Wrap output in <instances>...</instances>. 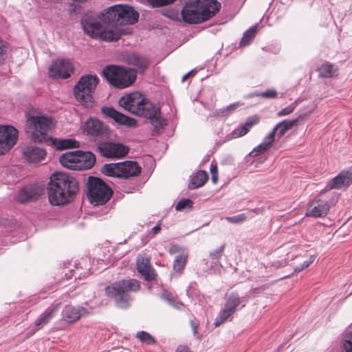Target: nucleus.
<instances>
[{"label": "nucleus", "instance_id": "obj_1", "mask_svg": "<svg viewBox=\"0 0 352 352\" xmlns=\"http://www.w3.org/2000/svg\"><path fill=\"white\" fill-rule=\"evenodd\" d=\"M138 19V12L131 6L113 5L95 16L89 14V36L106 41H117L122 35L120 26L133 24Z\"/></svg>", "mask_w": 352, "mask_h": 352}, {"label": "nucleus", "instance_id": "obj_2", "mask_svg": "<svg viewBox=\"0 0 352 352\" xmlns=\"http://www.w3.org/2000/svg\"><path fill=\"white\" fill-rule=\"evenodd\" d=\"M118 104L131 113L148 118L155 132H160L166 125V120L161 116L160 107L138 91L122 96Z\"/></svg>", "mask_w": 352, "mask_h": 352}, {"label": "nucleus", "instance_id": "obj_3", "mask_svg": "<svg viewBox=\"0 0 352 352\" xmlns=\"http://www.w3.org/2000/svg\"><path fill=\"white\" fill-rule=\"evenodd\" d=\"M182 9L180 14L177 12L169 16L176 21L182 20L193 24L204 22L212 17L221 8V3L217 0H181Z\"/></svg>", "mask_w": 352, "mask_h": 352}, {"label": "nucleus", "instance_id": "obj_4", "mask_svg": "<svg viewBox=\"0 0 352 352\" xmlns=\"http://www.w3.org/2000/svg\"><path fill=\"white\" fill-rule=\"evenodd\" d=\"M78 190V183L74 177L63 173H54L47 187L49 201L53 206L68 204L74 199Z\"/></svg>", "mask_w": 352, "mask_h": 352}, {"label": "nucleus", "instance_id": "obj_5", "mask_svg": "<svg viewBox=\"0 0 352 352\" xmlns=\"http://www.w3.org/2000/svg\"><path fill=\"white\" fill-rule=\"evenodd\" d=\"M140 288V284L135 279L122 280L113 283L106 287L107 295L113 298L118 307H127L131 298L129 292H136Z\"/></svg>", "mask_w": 352, "mask_h": 352}, {"label": "nucleus", "instance_id": "obj_6", "mask_svg": "<svg viewBox=\"0 0 352 352\" xmlns=\"http://www.w3.org/2000/svg\"><path fill=\"white\" fill-rule=\"evenodd\" d=\"M102 74L111 85L118 89L130 87L137 78L136 70L116 65L107 66Z\"/></svg>", "mask_w": 352, "mask_h": 352}, {"label": "nucleus", "instance_id": "obj_7", "mask_svg": "<svg viewBox=\"0 0 352 352\" xmlns=\"http://www.w3.org/2000/svg\"><path fill=\"white\" fill-rule=\"evenodd\" d=\"M27 123L31 132L32 140L34 142H46L52 138L48 135V131L52 124V120L46 116H31Z\"/></svg>", "mask_w": 352, "mask_h": 352}, {"label": "nucleus", "instance_id": "obj_8", "mask_svg": "<svg viewBox=\"0 0 352 352\" xmlns=\"http://www.w3.org/2000/svg\"><path fill=\"white\" fill-rule=\"evenodd\" d=\"M111 189L100 179L89 176V202L104 205L112 196Z\"/></svg>", "mask_w": 352, "mask_h": 352}, {"label": "nucleus", "instance_id": "obj_9", "mask_svg": "<svg viewBox=\"0 0 352 352\" xmlns=\"http://www.w3.org/2000/svg\"><path fill=\"white\" fill-rule=\"evenodd\" d=\"M59 162L70 170H86L88 168V152L80 150L66 152L60 156Z\"/></svg>", "mask_w": 352, "mask_h": 352}, {"label": "nucleus", "instance_id": "obj_10", "mask_svg": "<svg viewBox=\"0 0 352 352\" xmlns=\"http://www.w3.org/2000/svg\"><path fill=\"white\" fill-rule=\"evenodd\" d=\"M97 148L102 157L111 160L124 157L129 151L128 146L116 142H101Z\"/></svg>", "mask_w": 352, "mask_h": 352}, {"label": "nucleus", "instance_id": "obj_11", "mask_svg": "<svg viewBox=\"0 0 352 352\" xmlns=\"http://www.w3.org/2000/svg\"><path fill=\"white\" fill-rule=\"evenodd\" d=\"M74 72V66L72 62L65 58L54 60L48 69L49 76L54 79H67Z\"/></svg>", "mask_w": 352, "mask_h": 352}, {"label": "nucleus", "instance_id": "obj_12", "mask_svg": "<svg viewBox=\"0 0 352 352\" xmlns=\"http://www.w3.org/2000/svg\"><path fill=\"white\" fill-rule=\"evenodd\" d=\"M18 131L10 125H0V155L8 153L16 144Z\"/></svg>", "mask_w": 352, "mask_h": 352}, {"label": "nucleus", "instance_id": "obj_13", "mask_svg": "<svg viewBox=\"0 0 352 352\" xmlns=\"http://www.w3.org/2000/svg\"><path fill=\"white\" fill-rule=\"evenodd\" d=\"M330 209L328 201L316 197L309 204L306 210L305 216L319 218L326 216Z\"/></svg>", "mask_w": 352, "mask_h": 352}, {"label": "nucleus", "instance_id": "obj_14", "mask_svg": "<svg viewBox=\"0 0 352 352\" xmlns=\"http://www.w3.org/2000/svg\"><path fill=\"white\" fill-rule=\"evenodd\" d=\"M42 193V190L34 185L26 186L18 191L15 195L16 201L21 204L34 201L38 199Z\"/></svg>", "mask_w": 352, "mask_h": 352}, {"label": "nucleus", "instance_id": "obj_15", "mask_svg": "<svg viewBox=\"0 0 352 352\" xmlns=\"http://www.w3.org/2000/svg\"><path fill=\"white\" fill-rule=\"evenodd\" d=\"M102 112L104 116L112 118L119 124L128 127H135L137 126V121L135 119L125 116L124 114L116 111L113 107H102Z\"/></svg>", "mask_w": 352, "mask_h": 352}, {"label": "nucleus", "instance_id": "obj_16", "mask_svg": "<svg viewBox=\"0 0 352 352\" xmlns=\"http://www.w3.org/2000/svg\"><path fill=\"white\" fill-rule=\"evenodd\" d=\"M168 252L172 255L177 254L173 261V270L177 272H181L187 261L188 251L182 246L173 245L170 247Z\"/></svg>", "mask_w": 352, "mask_h": 352}, {"label": "nucleus", "instance_id": "obj_17", "mask_svg": "<svg viewBox=\"0 0 352 352\" xmlns=\"http://www.w3.org/2000/svg\"><path fill=\"white\" fill-rule=\"evenodd\" d=\"M352 184V171L348 170L341 171L336 177L333 178L328 184L330 189H340L342 188H347Z\"/></svg>", "mask_w": 352, "mask_h": 352}, {"label": "nucleus", "instance_id": "obj_18", "mask_svg": "<svg viewBox=\"0 0 352 352\" xmlns=\"http://www.w3.org/2000/svg\"><path fill=\"white\" fill-rule=\"evenodd\" d=\"M75 98L82 104L87 102L86 97L88 96V74L82 76L74 87Z\"/></svg>", "mask_w": 352, "mask_h": 352}, {"label": "nucleus", "instance_id": "obj_19", "mask_svg": "<svg viewBox=\"0 0 352 352\" xmlns=\"http://www.w3.org/2000/svg\"><path fill=\"white\" fill-rule=\"evenodd\" d=\"M23 155L28 162L38 163L44 160L46 152L43 148L30 146L23 149Z\"/></svg>", "mask_w": 352, "mask_h": 352}, {"label": "nucleus", "instance_id": "obj_20", "mask_svg": "<svg viewBox=\"0 0 352 352\" xmlns=\"http://www.w3.org/2000/svg\"><path fill=\"white\" fill-rule=\"evenodd\" d=\"M258 122L259 118L257 116H253L248 118L243 124L235 129L230 135H228V140L238 138L246 135L251 128L254 125L258 124Z\"/></svg>", "mask_w": 352, "mask_h": 352}, {"label": "nucleus", "instance_id": "obj_21", "mask_svg": "<svg viewBox=\"0 0 352 352\" xmlns=\"http://www.w3.org/2000/svg\"><path fill=\"white\" fill-rule=\"evenodd\" d=\"M60 308L59 302L52 303L47 309L43 311L40 316L35 321V325L38 329L43 328V326L47 324L51 319L54 316L55 314Z\"/></svg>", "mask_w": 352, "mask_h": 352}, {"label": "nucleus", "instance_id": "obj_22", "mask_svg": "<svg viewBox=\"0 0 352 352\" xmlns=\"http://www.w3.org/2000/svg\"><path fill=\"white\" fill-rule=\"evenodd\" d=\"M109 134V129L100 120L89 118V136L98 138L106 137Z\"/></svg>", "mask_w": 352, "mask_h": 352}, {"label": "nucleus", "instance_id": "obj_23", "mask_svg": "<svg viewBox=\"0 0 352 352\" xmlns=\"http://www.w3.org/2000/svg\"><path fill=\"white\" fill-rule=\"evenodd\" d=\"M121 167L122 179H128L137 176L140 173L141 167L133 161H124L120 162Z\"/></svg>", "mask_w": 352, "mask_h": 352}, {"label": "nucleus", "instance_id": "obj_24", "mask_svg": "<svg viewBox=\"0 0 352 352\" xmlns=\"http://www.w3.org/2000/svg\"><path fill=\"white\" fill-rule=\"evenodd\" d=\"M137 270L146 280H152L155 278V274L153 270L151 269L149 261L146 258H144L142 256L138 258Z\"/></svg>", "mask_w": 352, "mask_h": 352}, {"label": "nucleus", "instance_id": "obj_25", "mask_svg": "<svg viewBox=\"0 0 352 352\" xmlns=\"http://www.w3.org/2000/svg\"><path fill=\"white\" fill-rule=\"evenodd\" d=\"M64 320L68 322H74L80 319L81 310L70 305H66L62 311Z\"/></svg>", "mask_w": 352, "mask_h": 352}, {"label": "nucleus", "instance_id": "obj_26", "mask_svg": "<svg viewBox=\"0 0 352 352\" xmlns=\"http://www.w3.org/2000/svg\"><path fill=\"white\" fill-rule=\"evenodd\" d=\"M120 162L105 164L101 168V173L108 177L122 179Z\"/></svg>", "mask_w": 352, "mask_h": 352}, {"label": "nucleus", "instance_id": "obj_27", "mask_svg": "<svg viewBox=\"0 0 352 352\" xmlns=\"http://www.w3.org/2000/svg\"><path fill=\"white\" fill-rule=\"evenodd\" d=\"M53 144L58 150H65L69 148H77L80 147L79 142L74 139H51Z\"/></svg>", "mask_w": 352, "mask_h": 352}, {"label": "nucleus", "instance_id": "obj_28", "mask_svg": "<svg viewBox=\"0 0 352 352\" xmlns=\"http://www.w3.org/2000/svg\"><path fill=\"white\" fill-rule=\"evenodd\" d=\"M298 122L297 119L288 120H284L282 122L278 123L272 129L274 133L278 136V138H281L285 133L289 129H291L294 126L296 125Z\"/></svg>", "mask_w": 352, "mask_h": 352}, {"label": "nucleus", "instance_id": "obj_29", "mask_svg": "<svg viewBox=\"0 0 352 352\" xmlns=\"http://www.w3.org/2000/svg\"><path fill=\"white\" fill-rule=\"evenodd\" d=\"M129 64L136 67L137 70L142 73L148 65V60L146 58L135 54H131L128 58Z\"/></svg>", "mask_w": 352, "mask_h": 352}, {"label": "nucleus", "instance_id": "obj_30", "mask_svg": "<svg viewBox=\"0 0 352 352\" xmlns=\"http://www.w3.org/2000/svg\"><path fill=\"white\" fill-rule=\"evenodd\" d=\"M208 179V175L204 170H199L191 178L189 188L195 189L202 186Z\"/></svg>", "mask_w": 352, "mask_h": 352}, {"label": "nucleus", "instance_id": "obj_31", "mask_svg": "<svg viewBox=\"0 0 352 352\" xmlns=\"http://www.w3.org/2000/svg\"><path fill=\"white\" fill-rule=\"evenodd\" d=\"M338 69L329 62H325L318 68L319 76L322 78H331L336 75Z\"/></svg>", "mask_w": 352, "mask_h": 352}, {"label": "nucleus", "instance_id": "obj_32", "mask_svg": "<svg viewBox=\"0 0 352 352\" xmlns=\"http://www.w3.org/2000/svg\"><path fill=\"white\" fill-rule=\"evenodd\" d=\"M234 313L230 310L228 307L223 305L219 314L217 315L215 321L214 325L216 327L220 326L221 324L226 322L228 320H231L232 315Z\"/></svg>", "mask_w": 352, "mask_h": 352}, {"label": "nucleus", "instance_id": "obj_33", "mask_svg": "<svg viewBox=\"0 0 352 352\" xmlns=\"http://www.w3.org/2000/svg\"><path fill=\"white\" fill-rule=\"evenodd\" d=\"M258 29V24H255L248 29L243 35L240 42V46L244 47L248 45L254 38Z\"/></svg>", "mask_w": 352, "mask_h": 352}, {"label": "nucleus", "instance_id": "obj_34", "mask_svg": "<svg viewBox=\"0 0 352 352\" xmlns=\"http://www.w3.org/2000/svg\"><path fill=\"white\" fill-rule=\"evenodd\" d=\"M243 104L241 102H236L226 107L217 110V113L220 116H228L233 113L237 108L241 107Z\"/></svg>", "mask_w": 352, "mask_h": 352}, {"label": "nucleus", "instance_id": "obj_35", "mask_svg": "<svg viewBox=\"0 0 352 352\" xmlns=\"http://www.w3.org/2000/svg\"><path fill=\"white\" fill-rule=\"evenodd\" d=\"M240 304L241 298L237 294H231L227 298L224 305L235 313Z\"/></svg>", "mask_w": 352, "mask_h": 352}, {"label": "nucleus", "instance_id": "obj_36", "mask_svg": "<svg viewBox=\"0 0 352 352\" xmlns=\"http://www.w3.org/2000/svg\"><path fill=\"white\" fill-rule=\"evenodd\" d=\"M136 338L142 342L147 344H153L155 343V338L150 333L144 331H138L136 333Z\"/></svg>", "mask_w": 352, "mask_h": 352}, {"label": "nucleus", "instance_id": "obj_37", "mask_svg": "<svg viewBox=\"0 0 352 352\" xmlns=\"http://www.w3.org/2000/svg\"><path fill=\"white\" fill-rule=\"evenodd\" d=\"M162 297L163 299L166 300L170 305L178 309H181L184 307V305L182 303L175 302L173 295L167 291H165L162 294Z\"/></svg>", "mask_w": 352, "mask_h": 352}, {"label": "nucleus", "instance_id": "obj_38", "mask_svg": "<svg viewBox=\"0 0 352 352\" xmlns=\"http://www.w3.org/2000/svg\"><path fill=\"white\" fill-rule=\"evenodd\" d=\"M251 96H258L265 98H275L277 96V91L274 89H270L261 93H254Z\"/></svg>", "mask_w": 352, "mask_h": 352}, {"label": "nucleus", "instance_id": "obj_39", "mask_svg": "<svg viewBox=\"0 0 352 352\" xmlns=\"http://www.w3.org/2000/svg\"><path fill=\"white\" fill-rule=\"evenodd\" d=\"M342 344V352H352V333L345 335Z\"/></svg>", "mask_w": 352, "mask_h": 352}, {"label": "nucleus", "instance_id": "obj_40", "mask_svg": "<svg viewBox=\"0 0 352 352\" xmlns=\"http://www.w3.org/2000/svg\"><path fill=\"white\" fill-rule=\"evenodd\" d=\"M296 107H297V102H294L290 104L289 105H288L287 107L280 110L277 113L276 115L278 117H283V116H288V115L291 114L295 110Z\"/></svg>", "mask_w": 352, "mask_h": 352}, {"label": "nucleus", "instance_id": "obj_41", "mask_svg": "<svg viewBox=\"0 0 352 352\" xmlns=\"http://www.w3.org/2000/svg\"><path fill=\"white\" fill-rule=\"evenodd\" d=\"M226 219L229 223L238 224L245 221L247 219V215L245 213H241L233 217H227Z\"/></svg>", "mask_w": 352, "mask_h": 352}, {"label": "nucleus", "instance_id": "obj_42", "mask_svg": "<svg viewBox=\"0 0 352 352\" xmlns=\"http://www.w3.org/2000/svg\"><path fill=\"white\" fill-rule=\"evenodd\" d=\"M268 149L269 148L261 142L250 153V155L252 157H256L260 154L265 153Z\"/></svg>", "mask_w": 352, "mask_h": 352}, {"label": "nucleus", "instance_id": "obj_43", "mask_svg": "<svg viewBox=\"0 0 352 352\" xmlns=\"http://www.w3.org/2000/svg\"><path fill=\"white\" fill-rule=\"evenodd\" d=\"M275 133L273 131L269 133L263 140L262 143L265 144L269 149L271 148L274 141Z\"/></svg>", "mask_w": 352, "mask_h": 352}, {"label": "nucleus", "instance_id": "obj_44", "mask_svg": "<svg viewBox=\"0 0 352 352\" xmlns=\"http://www.w3.org/2000/svg\"><path fill=\"white\" fill-rule=\"evenodd\" d=\"M192 201L188 199L180 200L176 205L175 209L177 210H182L186 208H190L192 207Z\"/></svg>", "mask_w": 352, "mask_h": 352}, {"label": "nucleus", "instance_id": "obj_45", "mask_svg": "<svg viewBox=\"0 0 352 352\" xmlns=\"http://www.w3.org/2000/svg\"><path fill=\"white\" fill-rule=\"evenodd\" d=\"M153 7H161L175 2L176 0H147Z\"/></svg>", "mask_w": 352, "mask_h": 352}, {"label": "nucleus", "instance_id": "obj_46", "mask_svg": "<svg viewBox=\"0 0 352 352\" xmlns=\"http://www.w3.org/2000/svg\"><path fill=\"white\" fill-rule=\"evenodd\" d=\"M99 82L96 75L89 74V94L94 90Z\"/></svg>", "mask_w": 352, "mask_h": 352}, {"label": "nucleus", "instance_id": "obj_47", "mask_svg": "<svg viewBox=\"0 0 352 352\" xmlns=\"http://www.w3.org/2000/svg\"><path fill=\"white\" fill-rule=\"evenodd\" d=\"M225 245H221L219 249H217L210 253V256L213 260H218L221 256L224 250Z\"/></svg>", "mask_w": 352, "mask_h": 352}, {"label": "nucleus", "instance_id": "obj_48", "mask_svg": "<svg viewBox=\"0 0 352 352\" xmlns=\"http://www.w3.org/2000/svg\"><path fill=\"white\" fill-rule=\"evenodd\" d=\"M6 54V46L3 41L0 39V64L2 63L5 59Z\"/></svg>", "mask_w": 352, "mask_h": 352}, {"label": "nucleus", "instance_id": "obj_49", "mask_svg": "<svg viewBox=\"0 0 352 352\" xmlns=\"http://www.w3.org/2000/svg\"><path fill=\"white\" fill-rule=\"evenodd\" d=\"M314 261V256H311L308 260L305 261L303 263L300 267H296L295 268L296 271H301L305 268H307L311 263Z\"/></svg>", "mask_w": 352, "mask_h": 352}, {"label": "nucleus", "instance_id": "obj_50", "mask_svg": "<svg viewBox=\"0 0 352 352\" xmlns=\"http://www.w3.org/2000/svg\"><path fill=\"white\" fill-rule=\"evenodd\" d=\"M314 261V256H311L308 260L305 261L303 263L300 267H296L295 268L296 271H301L305 268H307L311 263Z\"/></svg>", "mask_w": 352, "mask_h": 352}, {"label": "nucleus", "instance_id": "obj_51", "mask_svg": "<svg viewBox=\"0 0 352 352\" xmlns=\"http://www.w3.org/2000/svg\"><path fill=\"white\" fill-rule=\"evenodd\" d=\"M161 230V224L159 223L155 226L149 233L151 238H153L156 234H157Z\"/></svg>", "mask_w": 352, "mask_h": 352}, {"label": "nucleus", "instance_id": "obj_52", "mask_svg": "<svg viewBox=\"0 0 352 352\" xmlns=\"http://www.w3.org/2000/svg\"><path fill=\"white\" fill-rule=\"evenodd\" d=\"M81 25L85 33L88 34V19L85 16L82 19Z\"/></svg>", "mask_w": 352, "mask_h": 352}, {"label": "nucleus", "instance_id": "obj_53", "mask_svg": "<svg viewBox=\"0 0 352 352\" xmlns=\"http://www.w3.org/2000/svg\"><path fill=\"white\" fill-rule=\"evenodd\" d=\"M96 155L89 151V168H91L96 163Z\"/></svg>", "mask_w": 352, "mask_h": 352}, {"label": "nucleus", "instance_id": "obj_54", "mask_svg": "<svg viewBox=\"0 0 352 352\" xmlns=\"http://www.w3.org/2000/svg\"><path fill=\"white\" fill-rule=\"evenodd\" d=\"M176 352H192L190 349L186 346H179L177 348Z\"/></svg>", "mask_w": 352, "mask_h": 352}, {"label": "nucleus", "instance_id": "obj_55", "mask_svg": "<svg viewBox=\"0 0 352 352\" xmlns=\"http://www.w3.org/2000/svg\"><path fill=\"white\" fill-rule=\"evenodd\" d=\"M210 170L212 175H218L217 165L211 164Z\"/></svg>", "mask_w": 352, "mask_h": 352}, {"label": "nucleus", "instance_id": "obj_56", "mask_svg": "<svg viewBox=\"0 0 352 352\" xmlns=\"http://www.w3.org/2000/svg\"><path fill=\"white\" fill-rule=\"evenodd\" d=\"M190 325L194 336H196V334L197 333L198 324L194 321H190Z\"/></svg>", "mask_w": 352, "mask_h": 352}, {"label": "nucleus", "instance_id": "obj_57", "mask_svg": "<svg viewBox=\"0 0 352 352\" xmlns=\"http://www.w3.org/2000/svg\"><path fill=\"white\" fill-rule=\"evenodd\" d=\"M192 72H193V71L192 70V71L189 72L188 73L186 74L184 76H183V77L182 78V81L184 82Z\"/></svg>", "mask_w": 352, "mask_h": 352}, {"label": "nucleus", "instance_id": "obj_58", "mask_svg": "<svg viewBox=\"0 0 352 352\" xmlns=\"http://www.w3.org/2000/svg\"><path fill=\"white\" fill-rule=\"evenodd\" d=\"M218 179V175H212L211 180L212 183L215 184Z\"/></svg>", "mask_w": 352, "mask_h": 352}, {"label": "nucleus", "instance_id": "obj_59", "mask_svg": "<svg viewBox=\"0 0 352 352\" xmlns=\"http://www.w3.org/2000/svg\"><path fill=\"white\" fill-rule=\"evenodd\" d=\"M83 131L88 133V120L85 121L84 123Z\"/></svg>", "mask_w": 352, "mask_h": 352}, {"label": "nucleus", "instance_id": "obj_60", "mask_svg": "<svg viewBox=\"0 0 352 352\" xmlns=\"http://www.w3.org/2000/svg\"><path fill=\"white\" fill-rule=\"evenodd\" d=\"M85 196L88 199V181L85 183Z\"/></svg>", "mask_w": 352, "mask_h": 352}, {"label": "nucleus", "instance_id": "obj_61", "mask_svg": "<svg viewBox=\"0 0 352 352\" xmlns=\"http://www.w3.org/2000/svg\"><path fill=\"white\" fill-rule=\"evenodd\" d=\"M352 171V169H350Z\"/></svg>", "mask_w": 352, "mask_h": 352}]
</instances>
